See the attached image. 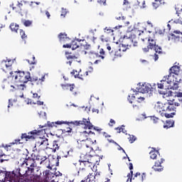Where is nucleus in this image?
<instances>
[{
	"instance_id": "obj_51",
	"label": "nucleus",
	"mask_w": 182,
	"mask_h": 182,
	"mask_svg": "<svg viewBox=\"0 0 182 182\" xmlns=\"http://www.w3.org/2000/svg\"><path fill=\"white\" fill-rule=\"evenodd\" d=\"M31 93H33V99H36V97H38V93H33L31 92Z\"/></svg>"
},
{
	"instance_id": "obj_61",
	"label": "nucleus",
	"mask_w": 182,
	"mask_h": 182,
	"mask_svg": "<svg viewBox=\"0 0 182 182\" xmlns=\"http://www.w3.org/2000/svg\"><path fill=\"white\" fill-rule=\"evenodd\" d=\"M129 170H133V164H129Z\"/></svg>"
},
{
	"instance_id": "obj_33",
	"label": "nucleus",
	"mask_w": 182,
	"mask_h": 182,
	"mask_svg": "<svg viewBox=\"0 0 182 182\" xmlns=\"http://www.w3.org/2000/svg\"><path fill=\"white\" fill-rule=\"evenodd\" d=\"M33 182H41V176H36L33 178Z\"/></svg>"
},
{
	"instance_id": "obj_59",
	"label": "nucleus",
	"mask_w": 182,
	"mask_h": 182,
	"mask_svg": "<svg viewBox=\"0 0 182 182\" xmlns=\"http://www.w3.org/2000/svg\"><path fill=\"white\" fill-rule=\"evenodd\" d=\"M109 143H114V144H117V143H116L114 141H113L112 139H107Z\"/></svg>"
},
{
	"instance_id": "obj_9",
	"label": "nucleus",
	"mask_w": 182,
	"mask_h": 182,
	"mask_svg": "<svg viewBox=\"0 0 182 182\" xmlns=\"http://www.w3.org/2000/svg\"><path fill=\"white\" fill-rule=\"evenodd\" d=\"M163 95V98L164 99H168L169 100H174V99L170 98V97H179V99L182 98V92H178L177 94L171 92V91H168V92L166 93H162Z\"/></svg>"
},
{
	"instance_id": "obj_52",
	"label": "nucleus",
	"mask_w": 182,
	"mask_h": 182,
	"mask_svg": "<svg viewBox=\"0 0 182 182\" xmlns=\"http://www.w3.org/2000/svg\"><path fill=\"white\" fill-rule=\"evenodd\" d=\"M149 49H150V47H149V46H148L147 48H143V50H144V52H149Z\"/></svg>"
},
{
	"instance_id": "obj_22",
	"label": "nucleus",
	"mask_w": 182,
	"mask_h": 182,
	"mask_svg": "<svg viewBox=\"0 0 182 182\" xmlns=\"http://www.w3.org/2000/svg\"><path fill=\"white\" fill-rule=\"evenodd\" d=\"M149 154H150V158L154 160L157 157V154H159V151H156V150L151 151Z\"/></svg>"
},
{
	"instance_id": "obj_5",
	"label": "nucleus",
	"mask_w": 182,
	"mask_h": 182,
	"mask_svg": "<svg viewBox=\"0 0 182 182\" xmlns=\"http://www.w3.org/2000/svg\"><path fill=\"white\" fill-rule=\"evenodd\" d=\"M168 100V103L163 104L160 102H158L155 104L154 109L156 112L159 113L161 116V113H164V112H173L175 110L176 107L173 105V101L174 100H169L166 98Z\"/></svg>"
},
{
	"instance_id": "obj_29",
	"label": "nucleus",
	"mask_w": 182,
	"mask_h": 182,
	"mask_svg": "<svg viewBox=\"0 0 182 182\" xmlns=\"http://www.w3.org/2000/svg\"><path fill=\"white\" fill-rule=\"evenodd\" d=\"M46 77L43 75L41 78L38 79L37 82V85H43V82H45V80Z\"/></svg>"
},
{
	"instance_id": "obj_44",
	"label": "nucleus",
	"mask_w": 182,
	"mask_h": 182,
	"mask_svg": "<svg viewBox=\"0 0 182 182\" xmlns=\"http://www.w3.org/2000/svg\"><path fill=\"white\" fill-rule=\"evenodd\" d=\"M86 169L85 168H80V170L77 172V176H79V173H82V171H85Z\"/></svg>"
},
{
	"instance_id": "obj_6",
	"label": "nucleus",
	"mask_w": 182,
	"mask_h": 182,
	"mask_svg": "<svg viewBox=\"0 0 182 182\" xmlns=\"http://www.w3.org/2000/svg\"><path fill=\"white\" fill-rule=\"evenodd\" d=\"M74 124H75V126H83L84 129H88L86 131L82 132L81 136L82 137H84V136H85V137H89L90 134H95V133L90 131V129L93 127V125L92 123H90L89 119L87 120L86 119H82L81 121H75Z\"/></svg>"
},
{
	"instance_id": "obj_26",
	"label": "nucleus",
	"mask_w": 182,
	"mask_h": 182,
	"mask_svg": "<svg viewBox=\"0 0 182 182\" xmlns=\"http://www.w3.org/2000/svg\"><path fill=\"white\" fill-rule=\"evenodd\" d=\"M123 6L125 8V9H127V8H130V2L127 0H124L123 1Z\"/></svg>"
},
{
	"instance_id": "obj_55",
	"label": "nucleus",
	"mask_w": 182,
	"mask_h": 182,
	"mask_svg": "<svg viewBox=\"0 0 182 182\" xmlns=\"http://www.w3.org/2000/svg\"><path fill=\"white\" fill-rule=\"evenodd\" d=\"M98 2H100V4H103L105 5V4H106V0H100L98 1Z\"/></svg>"
},
{
	"instance_id": "obj_43",
	"label": "nucleus",
	"mask_w": 182,
	"mask_h": 182,
	"mask_svg": "<svg viewBox=\"0 0 182 182\" xmlns=\"http://www.w3.org/2000/svg\"><path fill=\"white\" fill-rule=\"evenodd\" d=\"M55 124H65V122L57 121L55 122Z\"/></svg>"
},
{
	"instance_id": "obj_1",
	"label": "nucleus",
	"mask_w": 182,
	"mask_h": 182,
	"mask_svg": "<svg viewBox=\"0 0 182 182\" xmlns=\"http://www.w3.org/2000/svg\"><path fill=\"white\" fill-rule=\"evenodd\" d=\"M23 166L26 167L27 168L25 173L22 172V168H19L18 170L17 169L16 173H15V171L5 172V178L4 181H18V178L19 176L28 174L29 171H31V173H33V171H35V168H36V164L35 163V160H33V159L29 158L28 159H25L24 163H23Z\"/></svg>"
},
{
	"instance_id": "obj_8",
	"label": "nucleus",
	"mask_w": 182,
	"mask_h": 182,
	"mask_svg": "<svg viewBox=\"0 0 182 182\" xmlns=\"http://www.w3.org/2000/svg\"><path fill=\"white\" fill-rule=\"evenodd\" d=\"M157 86L159 87V89H168V90H177V88H173L171 87L170 86H171V84H170V82H168L167 81V80H164V77L162 79V80H161V83H158Z\"/></svg>"
},
{
	"instance_id": "obj_47",
	"label": "nucleus",
	"mask_w": 182,
	"mask_h": 182,
	"mask_svg": "<svg viewBox=\"0 0 182 182\" xmlns=\"http://www.w3.org/2000/svg\"><path fill=\"white\" fill-rule=\"evenodd\" d=\"M92 113H99V109H96V108H93L92 109Z\"/></svg>"
},
{
	"instance_id": "obj_56",
	"label": "nucleus",
	"mask_w": 182,
	"mask_h": 182,
	"mask_svg": "<svg viewBox=\"0 0 182 182\" xmlns=\"http://www.w3.org/2000/svg\"><path fill=\"white\" fill-rule=\"evenodd\" d=\"M146 178V173H143L141 176V181H143Z\"/></svg>"
},
{
	"instance_id": "obj_18",
	"label": "nucleus",
	"mask_w": 182,
	"mask_h": 182,
	"mask_svg": "<svg viewBox=\"0 0 182 182\" xmlns=\"http://www.w3.org/2000/svg\"><path fill=\"white\" fill-rule=\"evenodd\" d=\"M174 127V120L168 119L166 120V124L164 125V129H170V127Z\"/></svg>"
},
{
	"instance_id": "obj_32",
	"label": "nucleus",
	"mask_w": 182,
	"mask_h": 182,
	"mask_svg": "<svg viewBox=\"0 0 182 182\" xmlns=\"http://www.w3.org/2000/svg\"><path fill=\"white\" fill-rule=\"evenodd\" d=\"M139 6H140L141 9H144L146 8V1H142V5H140V1H137Z\"/></svg>"
},
{
	"instance_id": "obj_34",
	"label": "nucleus",
	"mask_w": 182,
	"mask_h": 182,
	"mask_svg": "<svg viewBox=\"0 0 182 182\" xmlns=\"http://www.w3.org/2000/svg\"><path fill=\"white\" fill-rule=\"evenodd\" d=\"M74 86H75V85H69V84H67L65 85L67 89H70V92H72L73 90V89H75Z\"/></svg>"
},
{
	"instance_id": "obj_11",
	"label": "nucleus",
	"mask_w": 182,
	"mask_h": 182,
	"mask_svg": "<svg viewBox=\"0 0 182 182\" xmlns=\"http://www.w3.org/2000/svg\"><path fill=\"white\" fill-rule=\"evenodd\" d=\"M80 141V144H82V146H85L87 149L89 147L93 150L92 146H95V144L96 143V140L94 141H92V139L87 138L86 139H82Z\"/></svg>"
},
{
	"instance_id": "obj_58",
	"label": "nucleus",
	"mask_w": 182,
	"mask_h": 182,
	"mask_svg": "<svg viewBox=\"0 0 182 182\" xmlns=\"http://www.w3.org/2000/svg\"><path fill=\"white\" fill-rule=\"evenodd\" d=\"M107 50L110 51V50H112V47H110V46H109V44H107Z\"/></svg>"
},
{
	"instance_id": "obj_25",
	"label": "nucleus",
	"mask_w": 182,
	"mask_h": 182,
	"mask_svg": "<svg viewBox=\"0 0 182 182\" xmlns=\"http://www.w3.org/2000/svg\"><path fill=\"white\" fill-rule=\"evenodd\" d=\"M71 48L73 50H75V49H77V48H79V44L77 42H76V41H72Z\"/></svg>"
},
{
	"instance_id": "obj_20",
	"label": "nucleus",
	"mask_w": 182,
	"mask_h": 182,
	"mask_svg": "<svg viewBox=\"0 0 182 182\" xmlns=\"http://www.w3.org/2000/svg\"><path fill=\"white\" fill-rule=\"evenodd\" d=\"M174 114H176V109L173 110V112L171 114L166 113L165 112L161 113V116L163 117L165 116L167 119H170V117H173Z\"/></svg>"
},
{
	"instance_id": "obj_42",
	"label": "nucleus",
	"mask_w": 182,
	"mask_h": 182,
	"mask_svg": "<svg viewBox=\"0 0 182 182\" xmlns=\"http://www.w3.org/2000/svg\"><path fill=\"white\" fill-rule=\"evenodd\" d=\"M63 48H72V44H64Z\"/></svg>"
},
{
	"instance_id": "obj_12",
	"label": "nucleus",
	"mask_w": 182,
	"mask_h": 182,
	"mask_svg": "<svg viewBox=\"0 0 182 182\" xmlns=\"http://www.w3.org/2000/svg\"><path fill=\"white\" fill-rule=\"evenodd\" d=\"M149 48L154 49L156 53H161V48L156 45V41L153 39H149Z\"/></svg>"
},
{
	"instance_id": "obj_35",
	"label": "nucleus",
	"mask_w": 182,
	"mask_h": 182,
	"mask_svg": "<svg viewBox=\"0 0 182 182\" xmlns=\"http://www.w3.org/2000/svg\"><path fill=\"white\" fill-rule=\"evenodd\" d=\"M75 73H76L75 75ZM71 75H75L74 76H75V78H78V79H82L80 76H79V74H77V71H75V70H73V71H72L71 72Z\"/></svg>"
},
{
	"instance_id": "obj_19",
	"label": "nucleus",
	"mask_w": 182,
	"mask_h": 182,
	"mask_svg": "<svg viewBox=\"0 0 182 182\" xmlns=\"http://www.w3.org/2000/svg\"><path fill=\"white\" fill-rule=\"evenodd\" d=\"M163 1L164 0H155L152 3L153 8L155 9H157V8H159V6H160L161 5V4H164V1Z\"/></svg>"
},
{
	"instance_id": "obj_31",
	"label": "nucleus",
	"mask_w": 182,
	"mask_h": 182,
	"mask_svg": "<svg viewBox=\"0 0 182 182\" xmlns=\"http://www.w3.org/2000/svg\"><path fill=\"white\" fill-rule=\"evenodd\" d=\"M24 26H31L32 25V21L29 20H25L23 21Z\"/></svg>"
},
{
	"instance_id": "obj_24",
	"label": "nucleus",
	"mask_w": 182,
	"mask_h": 182,
	"mask_svg": "<svg viewBox=\"0 0 182 182\" xmlns=\"http://www.w3.org/2000/svg\"><path fill=\"white\" fill-rule=\"evenodd\" d=\"M51 149L53 150L54 153L57 150H59V145H58V141H55L53 142V147Z\"/></svg>"
},
{
	"instance_id": "obj_15",
	"label": "nucleus",
	"mask_w": 182,
	"mask_h": 182,
	"mask_svg": "<svg viewBox=\"0 0 182 182\" xmlns=\"http://www.w3.org/2000/svg\"><path fill=\"white\" fill-rule=\"evenodd\" d=\"M176 14L179 18L176 21V23L179 24L180 28H182V9L177 10Z\"/></svg>"
},
{
	"instance_id": "obj_46",
	"label": "nucleus",
	"mask_w": 182,
	"mask_h": 182,
	"mask_svg": "<svg viewBox=\"0 0 182 182\" xmlns=\"http://www.w3.org/2000/svg\"><path fill=\"white\" fill-rule=\"evenodd\" d=\"M55 122H48L49 127H53L55 126Z\"/></svg>"
},
{
	"instance_id": "obj_17",
	"label": "nucleus",
	"mask_w": 182,
	"mask_h": 182,
	"mask_svg": "<svg viewBox=\"0 0 182 182\" xmlns=\"http://www.w3.org/2000/svg\"><path fill=\"white\" fill-rule=\"evenodd\" d=\"M130 46H132V44H120L119 50V52H126V50H127Z\"/></svg>"
},
{
	"instance_id": "obj_57",
	"label": "nucleus",
	"mask_w": 182,
	"mask_h": 182,
	"mask_svg": "<svg viewBox=\"0 0 182 182\" xmlns=\"http://www.w3.org/2000/svg\"><path fill=\"white\" fill-rule=\"evenodd\" d=\"M37 105H38L39 106H42L43 105V102L38 101Z\"/></svg>"
},
{
	"instance_id": "obj_4",
	"label": "nucleus",
	"mask_w": 182,
	"mask_h": 182,
	"mask_svg": "<svg viewBox=\"0 0 182 182\" xmlns=\"http://www.w3.org/2000/svg\"><path fill=\"white\" fill-rule=\"evenodd\" d=\"M170 73L168 75L164 76V80H167L168 83H170V87L173 89H178V75L181 73L180 67L175 65L170 68Z\"/></svg>"
},
{
	"instance_id": "obj_21",
	"label": "nucleus",
	"mask_w": 182,
	"mask_h": 182,
	"mask_svg": "<svg viewBox=\"0 0 182 182\" xmlns=\"http://www.w3.org/2000/svg\"><path fill=\"white\" fill-rule=\"evenodd\" d=\"M10 29L12 31V32H18L19 26L18 24H15L14 23H11L10 25Z\"/></svg>"
},
{
	"instance_id": "obj_7",
	"label": "nucleus",
	"mask_w": 182,
	"mask_h": 182,
	"mask_svg": "<svg viewBox=\"0 0 182 182\" xmlns=\"http://www.w3.org/2000/svg\"><path fill=\"white\" fill-rule=\"evenodd\" d=\"M176 34H170L168 36V41H171L172 42H176V43L178 42L182 43V33L181 31H175Z\"/></svg>"
},
{
	"instance_id": "obj_16",
	"label": "nucleus",
	"mask_w": 182,
	"mask_h": 182,
	"mask_svg": "<svg viewBox=\"0 0 182 182\" xmlns=\"http://www.w3.org/2000/svg\"><path fill=\"white\" fill-rule=\"evenodd\" d=\"M58 38L60 39V42H69L70 41V38H68L66 33H60Z\"/></svg>"
},
{
	"instance_id": "obj_38",
	"label": "nucleus",
	"mask_w": 182,
	"mask_h": 182,
	"mask_svg": "<svg viewBox=\"0 0 182 182\" xmlns=\"http://www.w3.org/2000/svg\"><path fill=\"white\" fill-rule=\"evenodd\" d=\"M41 145H44V146H48V139H44L43 141H41Z\"/></svg>"
},
{
	"instance_id": "obj_28",
	"label": "nucleus",
	"mask_w": 182,
	"mask_h": 182,
	"mask_svg": "<svg viewBox=\"0 0 182 182\" xmlns=\"http://www.w3.org/2000/svg\"><path fill=\"white\" fill-rule=\"evenodd\" d=\"M129 137L128 138L129 139V143H134V141H136V136H134V135H129Z\"/></svg>"
},
{
	"instance_id": "obj_50",
	"label": "nucleus",
	"mask_w": 182,
	"mask_h": 182,
	"mask_svg": "<svg viewBox=\"0 0 182 182\" xmlns=\"http://www.w3.org/2000/svg\"><path fill=\"white\" fill-rule=\"evenodd\" d=\"M14 144H21V140L20 139L16 140Z\"/></svg>"
},
{
	"instance_id": "obj_49",
	"label": "nucleus",
	"mask_w": 182,
	"mask_h": 182,
	"mask_svg": "<svg viewBox=\"0 0 182 182\" xmlns=\"http://www.w3.org/2000/svg\"><path fill=\"white\" fill-rule=\"evenodd\" d=\"M46 15L48 19L49 18H50V14L49 13V11H46Z\"/></svg>"
},
{
	"instance_id": "obj_23",
	"label": "nucleus",
	"mask_w": 182,
	"mask_h": 182,
	"mask_svg": "<svg viewBox=\"0 0 182 182\" xmlns=\"http://www.w3.org/2000/svg\"><path fill=\"white\" fill-rule=\"evenodd\" d=\"M95 178V176L94 175H92V174H89L87 176V178L84 180V181H82V182H90V181H92V182H96V181H94L92 179Z\"/></svg>"
},
{
	"instance_id": "obj_62",
	"label": "nucleus",
	"mask_w": 182,
	"mask_h": 182,
	"mask_svg": "<svg viewBox=\"0 0 182 182\" xmlns=\"http://www.w3.org/2000/svg\"><path fill=\"white\" fill-rule=\"evenodd\" d=\"M122 129H123V128H115V130H119L118 133H121Z\"/></svg>"
},
{
	"instance_id": "obj_13",
	"label": "nucleus",
	"mask_w": 182,
	"mask_h": 182,
	"mask_svg": "<svg viewBox=\"0 0 182 182\" xmlns=\"http://www.w3.org/2000/svg\"><path fill=\"white\" fill-rule=\"evenodd\" d=\"M162 163H164V159H161L160 161L155 162L154 166L152 167L154 171H163L164 166L161 165Z\"/></svg>"
},
{
	"instance_id": "obj_27",
	"label": "nucleus",
	"mask_w": 182,
	"mask_h": 182,
	"mask_svg": "<svg viewBox=\"0 0 182 182\" xmlns=\"http://www.w3.org/2000/svg\"><path fill=\"white\" fill-rule=\"evenodd\" d=\"M65 56L67 58V59H77V58H76V56L75 55H72L70 54H69V53L65 52Z\"/></svg>"
},
{
	"instance_id": "obj_30",
	"label": "nucleus",
	"mask_w": 182,
	"mask_h": 182,
	"mask_svg": "<svg viewBox=\"0 0 182 182\" xmlns=\"http://www.w3.org/2000/svg\"><path fill=\"white\" fill-rule=\"evenodd\" d=\"M66 14H68V10L65 8H62L60 16H63V18H65V16H66Z\"/></svg>"
},
{
	"instance_id": "obj_63",
	"label": "nucleus",
	"mask_w": 182,
	"mask_h": 182,
	"mask_svg": "<svg viewBox=\"0 0 182 182\" xmlns=\"http://www.w3.org/2000/svg\"><path fill=\"white\" fill-rule=\"evenodd\" d=\"M154 58H154L155 60H159V55H157V54L154 55Z\"/></svg>"
},
{
	"instance_id": "obj_36",
	"label": "nucleus",
	"mask_w": 182,
	"mask_h": 182,
	"mask_svg": "<svg viewBox=\"0 0 182 182\" xmlns=\"http://www.w3.org/2000/svg\"><path fill=\"white\" fill-rule=\"evenodd\" d=\"M23 4H26V1H18L17 6H18L19 8H22V6H23Z\"/></svg>"
},
{
	"instance_id": "obj_2",
	"label": "nucleus",
	"mask_w": 182,
	"mask_h": 182,
	"mask_svg": "<svg viewBox=\"0 0 182 182\" xmlns=\"http://www.w3.org/2000/svg\"><path fill=\"white\" fill-rule=\"evenodd\" d=\"M136 89V90L132 89L129 91V94L128 95V100L129 103H133L136 99L138 103H141V102L144 101L145 98L140 97L139 95H140V93H149V92H152L154 90V87L147 82H140L137 85Z\"/></svg>"
},
{
	"instance_id": "obj_54",
	"label": "nucleus",
	"mask_w": 182,
	"mask_h": 182,
	"mask_svg": "<svg viewBox=\"0 0 182 182\" xmlns=\"http://www.w3.org/2000/svg\"><path fill=\"white\" fill-rule=\"evenodd\" d=\"M103 136L105 138L110 137V135L107 134V133H106V132H104Z\"/></svg>"
},
{
	"instance_id": "obj_60",
	"label": "nucleus",
	"mask_w": 182,
	"mask_h": 182,
	"mask_svg": "<svg viewBox=\"0 0 182 182\" xmlns=\"http://www.w3.org/2000/svg\"><path fill=\"white\" fill-rule=\"evenodd\" d=\"M152 120H153V122H154V123H157V118L156 117H153L152 118Z\"/></svg>"
},
{
	"instance_id": "obj_3",
	"label": "nucleus",
	"mask_w": 182,
	"mask_h": 182,
	"mask_svg": "<svg viewBox=\"0 0 182 182\" xmlns=\"http://www.w3.org/2000/svg\"><path fill=\"white\" fill-rule=\"evenodd\" d=\"M28 80H32L31 78V73L19 71L17 75L13 79L14 85H11L12 88L11 92H15V90H23L25 89L24 83H28Z\"/></svg>"
},
{
	"instance_id": "obj_48",
	"label": "nucleus",
	"mask_w": 182,
	"mask_h": 182,
	"mask_svg": "<svg viewBox=\"0 0 182 182\" xmlns=\"http://www.w3.org/2000/svg\"><path fill=\"white\" fill-rule=\"evenodd\" d=\"M124 41H125L126 42H130V43H132V38H124Z\"/></svg>"
},
{
	"instance_id": "obj_64",
	"label": "nucleus",
	"mask_w": 182,
	"mask_h": 182,
	"mask_svg": "<svg viewBox=\"0 0 182 182\" xmlns=\"http://www.w3.org/2000/svg\"><path fill=\"white\" fill-rule=\"evenodd\" d=\"M100 53L101 55H105V50L101 49Z\"/></svg>"
},
{
	"instance_id": "obj_53",
	"label": "nucleus",
	"mask_w": 182,
	"mask_h": 182,
	"mask_svg": "<svg viewBox=\"0 0 182 182\" xmlns=\"http://www.w3.org/2000/svg\"><path fill=\"white\" fill-rule=\"evenodd\" d=\"M101 41L102 42H107V40L105 39V36H101Z\"/></svg>"
},
{
	"instance_id": "obj_45",
	"label": "nucleus",
	"mask_w": 182,
	"mask_h": 182,
	"mask_svg": "<svg viewBox=\"0 0 182 182\" xmlns=\"http://www.w3.org/2000/svg\"><path fill=\"white\" fill-rule=\"evenodd\" d=\"M27 105H32V100H30V99H27L26 100Z\"/></svg>"
},
{
	"instance_id": "obj_39",
	"label": "nucleus",
	"mask_w": 182,
	"mask_h": 182,
	"mask_svg": "<svg viewBox=\"0 0 182 182\" xmlns=\"http://www.w3.org/2000/svg\"><path fill=\"white\" fill-rule=\"evenodd\" d=\"M105 32L106 33H112V32H113V30L110 29V28H107V27H106L105 28Z\"/></svg>"
},
{
	"instance_id": "obj_14",
	"label": "nucleus",
	"mask_w": 182,
	"mask_h": 182,
	"mask_svg": "<svg viewBox=\"0 0 182 182\" xmlns=\"http://www.w3.org/2000/svg\"><path fill=\"white\" fill-rule=\"evenodd\" d=\"M40 132L37 130H33L31 132H28V134H23L21 136V139H36V136L39 134Z\"/></svg>"
},
{
	"instance_id": "obj_37",
	"label": "nucleus",
	"mask_w": 182,
	"mask_h": 182,
	"mask_svg": "<svg viewBox=\"0 0 182 182\" xmlns=\"http://www.w3.org/2000/svg\"><path fill=\"white\" fill-rule=\"evenodd\" d=\"M20 35L22 38V39H25V38H26V36L25 34V31L20 30Z\"/></svg>"
},
{
	"instance_id": "obj_41",
	"label": "nucleus",
	"mask_w": 182,
	"mask_h": 182,
	"mask_svg": "<svg viewBox=\"0 0 182 182\" xmlns=\"http://www.w3.org/2000/svg\"><path fill=\"white\" fill-rule=\"evenodd\" d=\"M26 62H28V63L29 65H36V61H31V60H26Z\"/></svg>"
},
{
	"instance_id": "obj_10",
	"label": "nucleus",
	"mask_w": 182,
	"mask_h": 182,
	"mask_svg": "<svg viewBox=\"0 0 182 182\" xmlns=\"http://www.w3.org/2000/svg\"><path fill=\"white\" fill-rule=\"evenodd\" d=\"M12 63H14V60H4L1 62V66H5L6 70H5L6 73H8V72L10 73V75H12L13 72L11 71V66H12Z\"/></svg>"
},
{
	"instance_id": "obj_40",
	"label": "nucleus",
	"mask_w": 182,
	"mask_h": 182,
	"mask_svg": "<svg viewBox=\"0 0 182 182\" xmlns=\"http://www.w3.org/2000/svg\"><path fill=\"white\" fill-rule=\"evenodd\" d=\"M31 80H28V82H36L38 80V77H31Z\"/></svg>"
}]
</instances>
